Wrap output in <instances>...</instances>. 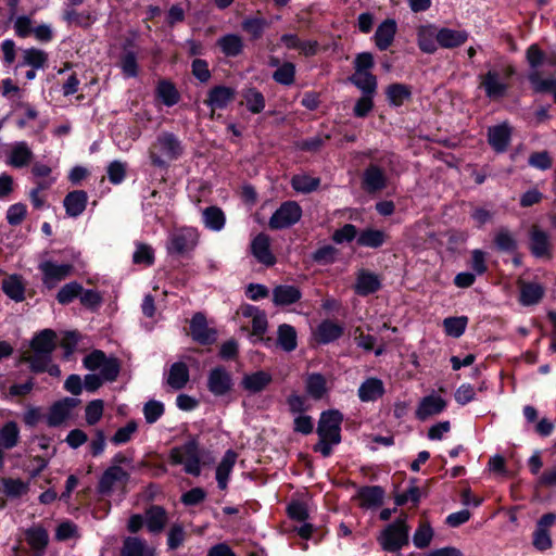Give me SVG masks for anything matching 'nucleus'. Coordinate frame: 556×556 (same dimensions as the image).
Returning <instances> with one entry per match:
<instances>
[{
    "instance_id": "32",
    "label": "nucleus",
    "mask_w": 556,
    "mask_h": 556,
    "mask_svg": "<svg viewBox=\"0 0 556 556\" xmlns=\"http://www.w3.org/2000/svg\"><path fill=\"white\" fill-rule=\"evenodd\" d=\"M388 236L384 231L367 228L357 236V244L365 248L377 249L383 245Z\"/></svg>"
},
{
    "instance_id": "21",
    "label": "nucleus",
    "mask_w": 556,
    "mask_h": 556,
    "mask_svg": "<svg viewBox=\"0 0 556 556\" xmlns=\"http://www.w3.org/2000/svg\"><path fill=\"white\" fill-rule=\"evenodd\" d=\"M88 195L83 190H75L70 192L64 199V207L66 214L71 217H77L86 208Z\"/></svg>"
},
{
    "instance_id": "56",
    "label": "nucleus",
    "mask_w": 556,
    "mask_h": 556,
    "mask_svg": "<svg viewBox=\"0 0 556 556\" xmlns=\"http://www.w3.org/2000/svg\"><path fill=\"white\" fill-rule=\"evenodd\" d=\"M137 422L131 420L127 422L126 426L119 428L111 440L115 445L127 443L131 439L134 433L137 431Z\"/></svg>"
},
{
    "instance_id": "22",
    "label": "nucleus",
    "mask_w": 556,
    "mask_h": 556,
    "mask_svg": "<svg viewBox=\"0 0 556 556\" xmlns=\"http://www.w3.org/2000/svg\"><path fill=\"white\" fill-rule=\"evenodd\" d=\"M252 253L264 265H273L275 257L269 250V238L266 235L260 233L252 241Z\"/></svg>"
},
{
    "instance_id": "52",
    "label": "nucleus",
    "mask_w": 556,
    "mask_h": 556,
    "mask_svg": "<svg viewBox=\"0 0 556 556\" xmlns=\"http://www.w3.org/2000/svg\"><path fill=\"white\" fill-rule=\"evenodd\" d=\"M247 108L252 113H260L265 108L263 94L255 89H249L243 94Z\"/></svg>"
},
{
    "instance_id": "35",
    "label": "nucleus",
    "mask_w": 556,
    "mask_h": 556,
    "mask_svg": "<svg viewBox=\"0 0 556 556\" xmlns=\"http://www.w3.org/2000/svg\"><path fill=\"white\" fill-rule=\"evenodd\" d=\"M301 298L300 290L294 286H278L273 291V299L276 305H290Z\"/></svg>"
},
{
    "instance_id": "50",
    "label": "nucleus",
    "mask_w": 556,
    "mask_h": 556,
    "mask_svg": "<svg viewBox=\"0 0 556 556\" xmlns=\"http://www.w3.org/2000/svg\"><path fill=\"white\" fill-rule=\"evenodd\" d=\"M468 318L466 316L448 317L443 320L445 332L454 338L460 337L467 327Z\"/></svg>"
},
{
    "instance_id": "54",
    "label": "nucleus",
    "mask_w": 556,
    "mask_h": 556,
    "mask_svg": "<svg viewBox=\"0 0 556 556\" xmlns=\"http://www.w3.org/2000/svg\"><path fill=\"white\" fill-rule=\"evenodd\" d=\"M432 536H433V531L430 528V526L422 523L419 526V528L414 533L413 542L416 547L424 548L430 544Z\"/></svg>"
},
{
    "instance_id": "20",
    "label": "nucleus",
    "mask_w": 556,
    "mask_h": 556,
    "mask_svg": "<svg viewBox=\"0 0 556 556\" xmlns=\"http://www.w3.org/2000/svg\"><path fill=\"white\" fill-rule=\"evenodd\" d=\"M144 521L150 532L160 533L165 528L168 517L163 507L152 506L146 510Z\"/></svg>"
},
{
    "instance_id": "29",
    "label": "nucleus",
    "mask_w": 556,
    "mask_h": 556,
    "mask_svg": "<svg viewBox=\"0 0 556 556\" xmlns=\"http://www.w3.org/2000/svg\"><path fill=\"white\" fill-rule=\"evenodd\" d=\"M530 249L532 253L538 257L549 255L548 235L545 231L533 227L530 236Z\"/></svg>"
},
{
    "instance_id": "4",
    "label": "nucleus",
    "mask_w": 556,
    "mask_h": 556,
    "mask_svg": "<svg viewBox=\"0 0 556 556\" xmlns=\"http://www.w3.org/2000/svg\"><path fill=\"white\" fill-rule=\"evenodd\" d=\"M198 243V229L193 227H181L169 233L166 248L169 254L184 255L194 250Z\"/></svg>"
},
{
    "instance_id": "48",
    "label": "nucleus",
    "mask_w": 556,
    "mask_h": 556,
    "mask_svg": "<svg viewBox=\"0 0 556 556\" xmlns=\"http://www.w3.org/2000/svg\"><path fill=\"white\" fill-rule=\"evenodd\" d=\"M306 392L314 399H321L327 392L326 379L319 374H312L306 379Z\"/></svg>"
},
{
    "instance_id": "30",
    "label": "nucleus",
    "mask_w": 556,
    "mask_h": 556,
    "mask_svg": "<svg viewBox=\"0 0 556 556\" xmlns=\"http://www.w3.org/2000/svg\"><path fill=\"white\" fill-rule=\"evenodd\" d=\"M544 295V288L536 282L520 283V302L522 305L538 304Z\"/></svg>"
},
{
    "instance_id": "28",
    "label": "nucleus",
    "mask_w": 556,
    "mask_h": 556,
    "mask_svg": "<svg viewBox=\"0 0 556 556\" xmlns=\"http://www.w3.org/2000/svg\"><path fill=\"white\" fill-rule=\"evenodd\" d=\"M468 39L465 30L442 28L438 30V43L443 48H455L463 45Z\"/></svg>"
},
{
    "instance_id": "17",
    "label": "nucleus",
    "mask_w": 556,
    "mask_h": 556,
    "mask_svg": "<svg viewBox=\"0 0 556 556\" xmlns=\"http://www.w3.org/2000/svg\"><path fill=\"white\" fill-rule=\"evenodd\" d=\"M233 99V89L225 86H217L208 92V97L205 100V103L212 110H222L225 109Z\"/></svg>"
},
{
    "instance_id": "14",
    "label": "nucleus",
    "mask_w": 556,
    "mask_h": 556,
    "mask_svg": "<svg viewBox=\"0 0 556 556\" xmlns=\"http://www.w3.org/2000/svg\"><path fill=\"white\" fill-rule=\"evenodd\" d=\"M34 153L25 141L11 144L8 153V164L21 168L27 166L33 160Z\"/></svg>"
},
{
    "instance_id": "46",
    "label": "nucleus",
    "mask_w": 556,
    "mask_h": 556,
    "mask_svg": "<svg viewBox=\"0 0 556 556\" xmlns=\"http://www.w3.org/2000/svg\"><path fill=\"white\" fill-rule=\"evenodd\" d=\"M319 178L309 176L307 174L295 175L291 180L293 189L301 193H309L314 191L319 186Z\"/></svg>"
},
{
    "instance_id": "63",
    "label": "nucleus",
    "mask_w": 556,
    "mask_h": 556,
    "mask_svg": "<svg viewBox=\"0 0 556 556\" xmlns=\"http://www.w3.org/2000/svg\"><path fill=\"white\" fill-rule=\"evenodd\" d=\"M154 260V253L151 247L138 244L134 253V262L137 264L151 265Z\"/></svg>"
},
{
    "instance_id": "31",
    "label": "nucleus",
    "mask_w": 556,
    "mask_h": 556,
    "mask_svg": "<svg viewBox=\"0 0 556 556\" xmlns=\"http://www.w3.org/2000/svg\"><path fill=\"white\" fill-rule=\"evenodd\" d=\"M204 226L212 231H220L226 224L224 212L217 206H208L202 212Z\"/></svg>"
},
{
    "instance_id": "58",
    "label": "nucleus",
    "mask_w": 556,
    "mask_h": 556,
    "mask_svg": "<svg viewBox=\"0 0 556 556\" xmlns=\"http://www.w3.org/2000/svg\"><path fill=\"white\" fill-rule=\"evenodd\" d=\"M295 67L292 63H283L274 73V79L282 85H291L294 80Z\"/></svg>"
},
{
    "instance_id": "7",
    "label": "nucleus",
    "mask_w": 556,
    "mask_h": 556,
    "mask_svg": "<svg viewBox=\"0 0 556 556\" xmlns=\"http://www.w3.org/2000/svg\"><path fill=\"white\" fill-rule=\"evenodd\" d=\"M42 274L43 285L51 289L60 281L68 277L73 271V265L70 263H58L52 260H42L38 265Z\"/></svg>"
},
{
    "instance_id": "3",
    "label": "nucleus",
    "mask_w": 556,
    "mask_h": 556,
    "mask_svg": "<svg viewBox=\"0 0 556 556\" xmlns=\"http://www.w3.org/2000/svg\"><path fill=\"white\" fill-rule=\"evenodd\" d=\"M181 153V146L175 135L163 132L149 149V156L154 166H165Z\"/></svg>"
},
{
    "instance_id": "47",
    "label": "nucleus",
    "mask_w": 556,
    "mask_h": 556,
    "mask_svg": "<svg viewBox=\"0 0 556 556\" xmlns=\"http://www.w3.org/2000/svg\"><path fill=\"white\" fill-rule=\"evenodd\" d=\"M389 102L394 106L402 105L410 97V89L402 84H393L387 88Z\"/></svg>"
},
{
    "instance_id": "37",
    "label": "nucleus",
    "mask_w": 556,
    "mask_h": 556,
    "mask_svg": "<svg viewBox=\"0 0 556 556\" xmlns=\"http://www.w3.org/2000/svg\"><path fill=\"white\" fill-rule=\"evenodd\" d=\"M386 175L377 166H369L364 174V186L368 191H377L386 187Z\"/></svg>"
},
{
    "instance_id": "33",
    "label": "nucleus",
    "mask_w": 556,
    "mask_h": 556,
    "mask_svg": "<svg viewBox=\"0 0 556 556\" xmlns=\"http://www.w3.org/2000/svg\"><path fill=\"white\" fill-rule=\"evenodd\" d=\"M383 495V490L375 485L361 489L357 498L362 507L372 508L381 505Z\"/></svg>"
},
{
    "instance_id": "25",
    "label": "nucleus",
    "mask_w": 556,
    "mask_h": 556,
    "mask_svg": "<svg viewBox=\"0 0 556 556\" xmlns=\"http://www.w3.org/2000/svg\"><path fill=\"white\" fill-rule=\"evenodd\" d=\"M418 46L427 53H432L437 50L438 45V29L433 25H422L418 28Z\"/></svg>"
},
{
    "instance_id": "36",
    "label": "nucleus",
    "mask_w": 556,
    "mask_h": 556,
    "mask_svg": "<svg viewBox=\"0 0 556 556\" xmlns=\"http://www.w3.org/2000/svg\"><path fill=\"white\" fill-rule=\"evenodd\" d=\"M3 292L12 300L20 302L24 299L25 286L22 278L17 275H11L2 281Z\"/></svg>"
},
{
    "instance_id": "62",
    "label": "nucleus",
    "mask_w": 556,
    "mask_h": 556,
    "mask_svg": "<svg viewBox=\"0 0 556 556\" xmlns=\"http://www.w3.org/2000/svg\"><path fill=\"white\" fill-rule=\"evenodd\" d=\"M121 68L126 77H136L138 75V64L134 53H126L121 60Z\"/></svg>"
},
{
    "instance_id": "6",
    "label": "nucleus",
    "mask_w": 556,
    "mask_h": 556,
    "mask_svg": "<svg viewBox=\"0 0 556 556\" xmlns=\"http://www.w3.org/2000/svg\"><path fill=\"white\" fill-rule=\"evenodd\" d=\"M84 366L91 371L98 370L101 378L105 381H113L119 371V366L115 358L106 357L99 350L91 352L84 358Z\"/></svg>"
},
{
    "instance_id": "64",
    "label": "nucleus",
    "mask_w": 556,
    "mask_h": 556,
    "mask_svg": "<svg viewBox=\"0 0 556 556\" xmlns=\"http://www.w3.org/2000/svg\"><path fill=\"white\" fill-rule=\"evenodd\" d=\"M495 242L500 250L506 252H513L517 247L516 240L507 230H501L496 236Z\"/></svg>"
},
{
    "instance_id": "10",
    "label": "nucleus",
    "mask_w": 556,
    "mask_h": 556,
    "mask_svg": "<svg viewBox=\"0 0 556 556\" xmlns=\"http://www.w3.org/2000/svg\"><path fill=\"white\" fill-rule=\"evenodd\" d=\"M341 421L342 415L338 410L323 413L317 429L319 438H329L330 442L339 443L341 440Z\"/></svg>"
},
{
    "instance_id": "1",
    "label": "nucleus",
    "mask_w": 556,
    "mask_h": 556,
    "mask_svg": "<svg viewBox=\"0 0 556 556\" xmlns=\"http://www.w3.org/2000/svg\"><path fill=\"white\" fill-rule=\"evenodd\" d=\"M54 348L55 333L50 329H45L33 339L31 351L25 352L23 359L29 364L31 370L40 372L51 361Z\"/></svg>"
},
{
    "instance_id": "38",
    "label": "nucleus",
    "mask_w": 556,
    "mask_h": 556,
    "mask_svg": "<svg viewBox=\"0 0 556 556\" xmlns=\"http://www.w3.org/2000/svg\"><path fill=\"white\" fill-rule=\"evenodd\" d=\"M343 332L342 327L331 320L323 321L316 331L317 340L321 343H329L338 339Z\"/></svg>"
},
{
    "instance_id": "16",
    "label": "nucleus",
    "mask_w": 556,
    "mask_h": 556,
    "mask_svg": "<svg viewBox=\"0 0 556 556\" xmlns=\"http://www.w3.org/2000/svg\"><path fill=\"white\" fill-rule=\"evenodd\" d=\"M190 330L192 338L202 344L215 341V332L207 327L206 319L202 314H195L192 317Z\"/></svg>"
},
{
    "instance_id": "55",
    "label": "nucleus",
    "mask_w": 556,
    "mask_h": 556,
    "mask_svg": "<svg viewBox=\"0 0 556 556\" xmlns=\"http://www.w3.org/2000/svg\"><path fill=\"white\" fill-rule=\"evenodd\" d=\"M186 539V531L179 523H175L168 531L167 545L169 549H176L182 545Z\"/></svg>"
},
{
    "instance_id": "26",
    "label": "nucleus",
    "mask_w": 556,
    "mask_h": 556,
    "mask_svg": "<svg viewBox=\"0 0 556 556\" xmlns=\"http://www.w3.org/2000/svg\"><path fill=\"white\" fill-rule=\"evenodd\" d=\"M237 455L233 451L228 450L216 469V480L219 489L227 488L228 478L236 464Z\"/></svg>"
},
{
    "instance_id": "59",
    "label": "nucleus",
    "mask_w": 556,
    "mask_h": 556,
    "mask_svg": "<svg viewBox=\"0 0 556 556\" xmlns=\"http://www.w3.org/2000/svg\"><path fill=\"white\" fill-rule=\"evenodd\" d=\"M357 237V229L352 224H345L342 228L337 229L332 235V240L338 243L351 242Z\"/></svg>"
},
{
    "instance_id": "44",
    "label": "nucleus",
    "mask_w": 556,
    "mask_h": 556,
    "mask_svg": "<svg viewBox=\"0 0 556 556\" xmlns=\"http://www.w3.org/2000/svg\"><path fill=\"white\" fill-rule=\"evenodd\" d=\"M189 379V370L187 366L182 363H175L167 378V382L170 387L175 389H181L185 387Z\"/></svg>"
},
{
    "instance_id": "34",
    "label": "nucleus",
    "mask_w": 556,
    "mask_h": 556,
    "mask_svg": "<svg viewBox=\"0 0 556 556\" xmlns=\"http://www.w3.org/2000/svg\"><path fill=\"white\" fill-rule=\"evenodd\" d=\"M383 383L376 378H369L358 389V396L363 402L376 401L383 394Z\"/></svg>"
},
{
    "instance_id": "61",
    "label": "nucleus",
    "mask_w": 556,
    "mask_h": 556,
    "mask_svg": "<svg viewBox=\"0 0 556 556\" xmlns=\"http://www.w3.org/2000/svg\"><path fill=\"white\" fill-rule=\"evenodd\" d=\"M164 413V405L159 401H149L143 407L147 422H155Z\"/></svg>"
},
{
    "instance_id": "23",
    "label": "nucleus",
    "mask_w": 556,
    "mask_h": 556,
    "mask_svg": "<svg viewBox=\"0 0 556 556\" xmlns=\"http://www.w3.org/2000/svg\"><path fill=\"white\" fill-rule=\"evenodd\" d=\"M510 128L507 124L496 125L489 129V143L496 152H504L509 143Z\"/></svg>"
},
{
    "instance_id": "13",
    "label": "nucleus",
    "mask_w": 556,
    "mask_h": 556,
    "mask_svg": "<svg viewBox=\"0 0 556 556\" xmlns=\"http://www.w3.org/2000/svg\"><path fill=\"white\" fill-rule=\"evenodd\" d=\"M273 381L269 372L258 370L243 375L241 387L250 394H256L264 391Z\"/></svg>"
},
{
    "instance_id": "11",
    "label": "nucleus",
    "mask_w": 556,
    "mask_h": 556,
    "mask_svg": "<svg viewBox=\"0 0 556 556\" xmlns=\"http://www.w3.org/2000/svg\"><path fill=\"white\" fill-rule=\"evenodd\" d=\"M445 408L446 401L442 396L433 393L420 400L415 415L417 419L425 421L432 416L439 415Z\"/></svg>"
},
{
    "instance_id": "40",
    "label": "nucleus",
    "mask_w": 556,
    "mask_h": 556,
    "mask_svg": "<svg viewBox=\"0 0 556 556\" xmlns=\"http://www.w3.org/2000/svg\"><path fill=\"white\" fill-rule=\"evenodd\" d=\"M156 97L166 106H173L179 100V93L175 86L167 80H162L157 84Z\"/></svg>"
},
{
    "instance_id": "18",
    "label": "nucleus",
    "mask_w": 556,
    "mask_h": 556,
    "mask_svg": "<svg viewBox=\"0 0 556 556\" xmlns=\"http://www.w3.org/2000/svg\"><path fill=\"white\" fill-rule=\"evenodd\" d=\"M380 286V279L376 274L367 270H359L354 289L357 294L365 296L379 290Z\"/></svg>"
},
{
    "instance_id": "39",
    "label": "nucleus",
    "mask_w": 556,
    "mask_h": 556,
    "mask_svg": "<svg viewBox=\"0 0 556 556\" xmlns=\"http://www.w3.org/2000/svg\"><path fill=\"white\" fill-rule=\"evenodd\" d=\"M351 81L363 91V93H375L377 89L376 77L370 71H355Z\"/></svg>"
},
{
    "instance_id": "12",
    "label": "nucleus",
    "mask_w": 556,
    "mask_h": 556,
    "mask_svg": "<svg viewBox=\"0 0 556 556\" xmlns=\"http://www.w3.org/2000/svg\"><path fill=\"white\" fill-rule=\"evenodd\" d=\"M231 387L232 379L226 369L217 367L211 370L207 379V388L214 395H225L230 391Z\"/></svg>"
},
{
    "instance_id": "51",
    "label": "nucleus",
    "mask_w": 556,
    "mask_h": 556,
    "mask_svg": "<svg viewBox=\"0 0 556 556\" xmlns=\"http://www.w3.org/2000/svg\"><path fill=\"white\" fill-rule=\"evenodd\" d=\"M47 62V54L35 48L26 49L23 51V64L29 65L34 68H41Z\"/></svg>"
},
{
    "instance_id": "57",
    "label": "nucleus",
    "mask_w": 556,
    "mask_h": 556,
    "mask_svg": "<svg viewBox=\"0 0 556 556\" xmlns=\"http://www.w3.org/2000/svg\"><path fill=\"white\" fill-rule=\"evenodd\" d=\"M104 404L102 400L91 401L86 407V421L88 425H96L103 415Z\"/></svg>"
},
{
    "instance_id": "15",
    "label": "nucleus",
    "mask_w": 556,
    "mask_h": 556,
    "mask_svg": "<svg viewBox=\"0 0 556 556\" xmlns=\"http://www.w3.org/2000/svg\"><path fill=\"white\" fill-rule=\"evenodd\" d=\"M397 25L394 20L383 21L377 28L374 40L379 50H387L393 42Z\"/></svg>"
},
{
    "instance_id": "19",
    "label": "nucleus",
    "mask_w": 556,
    "mask_h": 556,
    "mask_svg": "<svg viewBox=\"0 0 556 556\" xmlns=\"http://www.w3.org/2000/svg\"><path fill=\"white\" fill-rule=\"evenodd\" d=\"M74 406L75 400L68 397L55 403L46 417L48 425L53 427L61 425L67 419Z\"/></svg>"
},
{
    "instance_id": "45",
    "label": "nucleus",
    "mask_w": 556,
    "mask_h": 556,
    "mask_svg": "<svg viewBox=\"0 0 556 556\" xmlns=\"http://www.w3.org/2000/svg\"><path fill=\"white\" fill-rule=\"evenodd\" d=\"M26 540L34 551L40 553L48 543V533L41 527H34L27 530Z\"/></svg>"
},
{
    "instance_id": "49",
    "label": "nucleus",
    "mask_w": 556,
    "mask_h": 556,
    "mask_svg": "<svg viewBox=\"0 0 556 556\" xmlns=\"http://www.w3.org/2000/svg\"><path fill=\"white\" fill-rule=\"evenodd\" d=\"M529 80H530V83L533 86L535 91H539V92L551 91V92H553L554 99L556 101V79L555 78L543 79L539 72H531L529 74Z\"/></svg>"
},
{
    "instance_id": "8",
    "label": "nucleus",
    "mask_w": 556,
    "mask_h": 556,
    "mask_svg": "<svg viewBox=\"0 0 556 556\" xmlns=\"http://www.w3.org/2000/svg\"><path fill=\"white\" fill-rule=\"evenodd\" d=\"M302 216L301 206L294 201H288L273 214L269 226L273 229L288 228L300 220Z\"/></svg>"
},
{
    "instance_id": "42",
    "label": "nucleus",
    "mask_w": 556,
    "mask_h": 556,
    "mask_svg": "<svg viewBox=\"0 0 556 556\" xmlns=\"http://www.w3.org/2000/svg\"><path fill=\"white\" fill-rule=\"evenodd\" d=\"M244 315L252 317V336L261 339L267 329L266 315L253 306H249Z\"/></svg>"
},
{
    "instance_id": "27",
    "label": "nucleus",
    "mask_w": 556,
    "mask_h": 556,
    "mask_svg": "<svg viewBox=\"0 0 556 556\" xmlns=\"http://www.w3.org/2000/svg\"><path fill=\"white\" fill-rule=\"evenodd\" d=\"M127 478L128 475L123 468L112 466L103 473L99 483V489L102 493L110 492L116 483L125 482Z\"/></svg>"
},
{
    "instance_id": "53",
    "label": "nucleus",
    "mask_w": 556,
    "mask_h": 556,
    "mask_svg": "<svg viewBox=\"0 0 556 556\" xmlns=\"http://www.w3.org/2000/svg\"><path fill=\"white\" fill-rule=\"evenodd\" d=\"M81 286L77 282L67 283L60 289L56 299L61 304H68L81 293Z\"/></svg>"
},
{
    "instance_id": "43",
    "label": "nucleus",
    "mask_w": 556,
    "mask_h": 556,
    "mask_svg": "<svg viewBox=\"0 0 556 556\" xmlns=\"http://www.w3.org/2000/svg\"><path fill=\"white\" fill-rule=\"evenodd\" d=\"M278 344L286 352H291L296 348V331L292 326L287 324L279 326Z\"/></svg>"
},
{
    "instance_id": "9",
    "label": "nucleus",
    "mask_w": 556,
    "mask_h": 556,
    "mask_svg": "<svg viewBox=\"0 0 556 556\" xmlns=\"http://www.w3.org/2000/svg\"><path fill=\"white\" fill-rule=\"evenodd\" d=\"M510 74V71L502 74L496 70H490L485 75L480 77V86L484 89L485 94L490 99H498L506 92L507 79Z\"/></svg>"
},
{
    "instance_id": "2",
    "label": "nucleus",
    "mask_w": 556,
    "mask_h": 556,
    "mask_svg": "<svg viewBox=\"0 0 556 556\" xmlns=\"http://www.w3.org/2000/svg\"><path fill=\"white\" fill-rule=\"evenodd\" d=\"M202 452L194 439L170 450L169 460L173 465L184 466V470L192 476L201 473Z\"/></svg>"
},
{
    "instance_id": "60",
    "label": "nucleus",
    "mask_w": 556,
    "mask_h": 556,
    "mask_svg": "<svg viewBox=\"0 0 556 556\" xmlns=\"http://www.w3.org/2000/svg\"><path fill=\"white\" fill-rule=\"evenodd\" d=\"M3 489L8 496L20 497L27 492L28 485L21 480L8 479L3 482Z\"/></svg>"
},
{
    "instance_id": "41",
    "label": "nucleus",
    "mask_w": 556,
    "mask_h": 556,
    "mask_svg": "<svg viewBox=\"0 0 556 556\" xmlns=\"http://www.w3.org/2000/svg\"><path fill=\"white\" fill-rule=\"evenodd\" d=\"M217 45L227 56L238 55L243 48L242 39L233 34L223 36L218 39Z\"/></svg>"
},
{
    "instance_id": "5",
    "label": "nucleus",
    "mask_w": 556,
    "mask_h": 556,
    "mask_svg": "<svg viewBox=\"0 0 556 556\" xmlns=\"http://www.w3.org/2000/svg\"><path fill=\"white\" fill-rule=\"evenodd\" d=\"M409 528L406 517L400 518L389 525L379 538L382 548L387 552H396L408 543Z\"/></svg>"
},
{
    "instance_id": "24",
    "label": "nucleus",
    "mask_w": 556,
    "mask_h": 556,
    "mask_svg": "<svg viewBox=\"0 0 556 556\" xmlns=\"http://www.w3.org/2000/svg\"><path fill=\"white\" fill-rule=\"evenodd\" d=\"M122 556H155V549L139 538H127L124 541Z\"/></svg>"
}]
</instances>
